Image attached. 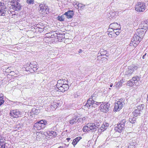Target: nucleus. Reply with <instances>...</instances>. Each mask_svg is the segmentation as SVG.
Listing matches in <instances>:
<instances>
[{"instance_id":"f257e3e1","label":"nucleus","mask_w":148,"mask_h":148,"mask_svg":"<svg viewBox=\"0 0 148 148\" xmlns=\"http://www.w3.org/2000/svg\"><path fill=\"white\" fill-rule=\"evenodd\" d=\"M91 98H90L88 100L87 102L85 104L84 106L87 109H89L91 106V107H96L98 106L101 102H98L95 101V96L93 95L91 96Z\"/></svg>"},{"instance_id":"f03ea898","label":"nucleus","mask_w":148,"mask_h":148,"mask_svg":"<svg viewBox=\"0 0 148 148\" xmlns=\"http://www.w3.org/2000/svg\"><path fill=\"white\" fill-rule=\"evenodd\" d=\"M127 121L126 119H123L119 122L117 126L114 128V130L119 133L121 132L125 129V125L127 124Z\"/></svg>"},{"instance_id":"7ed1b4c3","label":"nucleus","mask_w":148,"mask_h":148,"mask_svg":"<svg viewBox=\"0 0 148 148\" xmlns=\"http://www.w3.org/2000/svg\"><path fill=\"white\" fill-rule=\"evenodd\" d=\"M98 127L94 123H88L84 127L83 130L84 132H92L95 131Z\"/></svg>"},{"instance_id":"20e7f679","label":"nucleus","mask_w":148,"mask_h":148,"mask_svg":"<svg viewBox=\"0 0 148 148\" xmlns=\"http://www.w3.org/2000/svg\"><path fill=\"white\" fill-rule=\"evenodd\" d=\"M47 124V122L45 120H41L35 123L34 125L35 129L40 130L43 128L45 127V125Z\"/></svg>"},{"instance_id":"39448f33","label":"nucleus","mask_w":148,"mask_h":148,"mask_svg":"<svg viewBox=\"0 0 148 148\" xmlns=\"http://www.w3.org/2000/svg\"><path fill=\"white\" fill-rule=\"evenodd\" d=\"M145 4L142 2H138L135 6V9L138 12H143L145 10Z\"/></svg>"},{"instance_id":"423d86ee","label":"nucleus","mask_w":148,"mask_h":148,"mask_svg":"<svg viewBox=\"0 0 148 148\" xmlns=\"http://www.w3.org/2000/svg\"><path fill=\"white\" fill-rule=\"evenodd\" d=\"M124 104V102H122V100L120 99L119 101H117L115 103V106L114 108V112L119 111L122 108L123 105Z\"/></svg>"},{"instance_id":"0eeeda50","label":"nucleus","mask_w":148,"mask_h":148,"mask_svg":"<svg viewBox=\"0 0 148 148\" xmlns=\"http://www.w3.org/2000/svg\"><path fill=\"white\" fill-rule=\"evenodd\" d=\"M137 67L136 65H130L128 66V71L126 72L125 75V77L128 78L130 77L133 71L137 69Z\"/></svg>"},{"instance_id":"6e6552de","label":"nucleus","mask_w":148,"mask_h":148,"mask_svg":"<svg viewBox=\"0 0 148 148\" xmlns=\"http://www.w3.org/2000/svg\"><path fill=\"white\" fill-rule=\"evenodd\" d=\"M39 11L40 13L45 15L49 12V9L47 6L44 4H40L39 6Z\"/></svg>"},{"instance_id":"1a4fd4ad","label":"nucleus","mask_w":148,"mask_h":148,"mask_svg":"<svg viewBox=\"0 0 148 148\" xmlns=\"http://www.w3.org/2000/svg\"><path fill=\"white\" fill-rule=\"evenodd\" d=\"M18 0H12L14 4L12 5L13 9L16 11H19L21 10V6L18 2Z\"/></svg>"},{"instance_id":"9d476101","label":"nucleus","mask_w":148,"mask_h":148,"mask_svg":"<svg viewBox=\"0 0 148 148\" xmlns=\"http://www.w3.org/2000/svg\"><path fill=\"white\" fill-rule=\"evenodd\" d=\"M110 107V104L108 103H105L101 104L99 107L100 110L101 111L104 112H107Z\"/></svg>"},{"instance_id":"9b49d317","label":"nucleus","mask_w":148,"mask_h":148,"mask_svg":"<svg viewBox=\"0 0 148 148\" xmlns=\"http://www.w3.org/2000/svg\"><path fill=\"white\" fill-rule=\"evenodd\" d=\"M140 80V78L138 76H135L133 77L132 79L128 82L127 85L129 86H132L134 84H136Z\"/></svg>"},{"instance_id":"f8f14e48","label":"nucleus","mask_w":148,"mask_h":148,"mask_svg":"<svg viewBox=\"0 0 148 148\" xmlns=\"http://www.w3.org/2000/svg\"><path fill=\"white\" fill-rule=\"evenodd\" d=\"M21 112L18 110H12L10 111V114L13 118H17L21 116Z\"/></svg>"},{"instance_id":"ddd939ff","label":"nucleus","mask_w":148,"mask_h":148,"mask_svg":"<svg viewBox=\"0 0 148 148\" xmlns=\"http://www.w3.org/2000/svg\"><path fill=\"white\" fill-rule=\"evenodd\" d=\"M142 39L138 36L137 35L135 34L133 36V38L132 39V42L135 44L134 45L135 46H137L141 40Z\"/></svg>"},{"instance_id":"4468645a","label":"nucleus","mask_w":148,"mask_h":148,"mask_svg":"<svg viewBox=\"0 0 148 148\" xmlns=\"http://www.w3.org/2000/svg\"><path fill=\"white\" fill-rule=\"evenodd\" d=\"M109 27L112 29V30H120V25L117 23H111L109 25Z\"/></svg>"},{"instance_id":"2eb2a0df","label":"nucleus","mask_w":148,"mask_h":148,"mask_svg":"<svg viewBox=\"0 0 148 148\" xmlns=\"http://www.w3.org/2000/svg\"><path fill=\"white\" fill-rule=\"evenodd\" d=\"M139 28L145 31L148 28V21H142L139 25Z\"/></svg>"},{"instance_id":"dca6fc26","label":"nucleus","mask_w":148,"mask_h":148,"mask_svg":"<svg viewBox=\"0 0 148 148\" xmlns=\"http://www.w3.org/2000/svg\"><path fill=\"white\" fill-rule=\"evenodd\" d=\"M69 88V85L66 83H65V84H62L58 87V90L60 92H63L67 90Z\"/></svg>"},{"instance_id":"f3484780","label":"nucleus","mask_w":148,"mask_h":148,"mask_svg":"<svg viewBox=\"0 0 148 148\" xmlns=\"http://www.w3.org/2000/svg\"><path fill=\"white\" fill-rule=\"evenodd\" d=\"M146 32V31L145 30L139 28L137 30V32L136 34L141 39H142V38L144 36Z\"/></svg>"},{"instance_id":"a211bd4d","label":"nucleus","mask_w":148,"mask_h":148,"mask_svg":"<svg viewBox=\"0 0 148 148\" xmlns=\"http://www.w3.org/2000/svg\"><path fill=\"white\" fill-rule=\"evenodd\" d=\"M0 7V16H5L7 11L6 9V6L3 5V6Z\"/></svg>"},{"instance_id":"6ab92c4d","label":"nucleus","mask_w":148,"mask_h":148,"mask_svg":"<svg viewBox=\"0 0 148 148\" xmlns=\"http://www.w3.org/2000/svg\"><path fill=\"white\" fill-rule=\"evenodd\" d=\"M74 13L73 10H69L66 12L64 15L66 16L67 18H71L74 15Z\"/></svg>"},{"instance_id":"aec40b11","label":"nucleus","mask_w":148,"mask_h":148,"mask_svg":"<svg viewBox=\"0 0 148 148\" xmlns=\"http://www.w3.org/2000/svg\"><path fill=\"white\" fill-rule=\"evenodd\" d=\"M136 117L132 115V116L130 117L129 119V121L127 122V124L128 123H131L132 124H134L136 122Z\"/></svg>"},{"instance_id":"412c9836","label":"nucleus","mask_w":148,"mask_h":148,"mask_svg":"<svg viewBox=\"0 0 148 148\" xmlns=\"http://www.w3.org/2000/svg\"><path fill=\"white\" fill-rule=\"evenodd\" d=\"M98 56H97V59L99 61V62H105L106 61L105 60L103 59L104 58V57H103V55L100 53H99L98 54Z\"/></svg>"},{"instance_id":"4be33fe9","label":"nucleus","mask_w":148,"mask_h":148,"mask_svg":"<svg viewBox=\"0 0 148 148\" xmlns=\"http://www.w3.org/2000/svg\"><path fill=\"white\" fill-rule=\"evenodd\" d=\"M77 116H74L73 118L71 119L69 121V122L71 125H73L74 123L77 122Z\"/></svg>"},{"instance_id":"5701e85b","label":"nucleus","mask_w":148,"mask_h":148,"mask_svg":"<svg viewBox=\"0 0 148 148\" xmlns=\"http://www.w3.org/2000/svg\"><path fill=\"white\" fill-rule=\"evenodd\" d=\"M58 41H62L64 40L65 36L64 34H59L57 38Z\"/></svg>"},{"instance_id":"b1692460","label":"nucleus","mask_w":148,"mask_h":148,"mask_svg":"<svg viewBox=\"0 0 148 148\" xmlns=\"http://www.w3.org/2000/svg\"><path fill=\"white\" fill-rule=\"evenodd\" d=\"M48 136H52L53 138L55 137L57 135L56 132L54 131H49L47 132Z\"/></svg>"},{"instance_id":"393cba45","label":"nucleus","mask_w":148,"mask_h":148,"mask_svg":"<svg viewBox=\"0 0 148 148\" xmlns=\"http://www.w3.org/2000/svg\"><path fill=\"white\" fill-rule=\"evenodd\" d=\"M132 116L137 117L140 115V112L138 110L136 109L132 113Z\"/></svg>"},{"instance_id":"a878e982","label":"nucleus","mask_w":148,"mask_h":148,"mask_svg":"<svg viewBox=\"0 0 148 148\" xmlns=\"http://www.w3.org/2000/svg\"><path fill=\"white\" fill-rule=\"evenodd\" d=\"M124 82L123 79L120 80L118 82L115 83V86L116 88H119L121 87L122 83Z\"/></svg>"},{"instance_id":"bb28decb","label":"nucleus","mask_w":148,"mask_h":148,"mask_svg":"<svg viewBox=\"0 0 148 148\" xmlns=\"http://www.w3.org/2000/svg\"><path fill=\"white\" fill-rule=\"evenodd\" d=\"M3 99V95L1 93H0V106L2 105L4 102Z\"/></svg>"},{"instance_id":"cd10ccee","label":"nucleus","mask_w":148,"mask_h":148,"mask_svg":"<svg viewBox=\"0 0 148 148\" xmlns=\"http://www.w3.org/2000/svg\"><path fill=\"white\" fill-rule=\"evenodd\" d=\"M77 6L78 7V8H79V10H82L84 9L85 7V5L80 3L77 5Z\"/></svg>"},{"instance_id":"c85d7f7f","label":"nucleus","mask_w":148,"mask_h":148,"mask_svg":"<svg viewBox=\"0 0 148 148\" xmlns=\"http://www.w3.org/2000/svg\"><path fill=\"white\" fill-rule=\"evenodd\" d=\"M32 66V68H31V69L32 71V70L34 71L35 72L38 70L39 71V70L38 69V66L37 65H31Z\"/></svg>"},{"instance_id":"c756f323","label":"nucleus","mask_w":148,"mask_h":148,"mask_svg":"<svg viewBox=\"0 0 148 148\" xmlns=\"http://www.w3.org/2000/svg\"><path fill=\"white\" fill-rule=\"evenodd\" d=\"M128 143H129V145H136V142L135 140H134V141H133V140L132 139H130L129 140Z\"/></svg>"},{"instance_id":"7c9ffc66","label":"nucleus","mask_w":148,"mask_h":148,"mask_svg":"<svg viewBox=\"0 0 148 148\" xmlns=\"http://www.w3.org/2000/svg\"><path fill=\"white\" fill-rule=\"evenodd\" d=\"M27 66V65H24V67L25 69V70H26V71H29L30 72H32V70L31 69V68L32 67V66H31V65H29V66H28L27 67H26Z\"/></svg>"},{"instance_id":"2f4dec72","label":"nucleus","mask_w":148,"mask_h":148,"mask_svg":"<svg viewBox=\"0 0 148 148\" xmlns=\"http://www.w3.org/2000/svg\"><path fill=\"white\" fill-rule=\"evenodd\" d=\"M116 30H113V33L112 34H109L110 35H113V36H115V35L116 34V36L119 35L120 33V32H119V31L118 30V31L115 32Z\"/></svg>"},{"instance_id":"473e14b6","label":"nucleus","mask_w":148,"mask_h":148,"mask_svg":"<svg viewBox=\"0 0 148 148\" xmlns=\"http://www.w3.org/2000/svg\"><path fill=\"white\" fill-rule=\"evenodd\" d=\"M64 80H65L64 79V80H61V79H60L58 81V83L60 84L61 85L62 84H65V83H66L65 81H64Z\"/></svg>"},{"instance_id":"72a5a7b5","label":"nucleus","mask_w":148,"mask_h":148,"mask_svg":"<svg viewBox=\"0 0 148 148\" xmlns=\"http://www.w3.org/2000/svg\"><path fill=\"white\" fill-rule=\"evenodd\" d=\"M26 1L28 4H33L34 3V0H26Z\"/></svg>"},{"instance_id":"f704fd0d","label":"nucleus","mask_w":148,"mask_h":148,"mask_svg":"<svg viewBox=\"0 0 148 148\" xmlns=\"http://www.w3.org/2000/svg\"><path fill=\"white\" fill-rule=\"evenodd\" d=\"M64 15H62L61 16H58V19L59 21H62L64 20Z\"/></svg>"},{"instance_id":"c9c22d12","label":"nucleus","mask_w":148,"mask_h":148,"mask_svg":"<svg viewBox=\"0 0 148 148\" xmlns=\"http://www.w3.org/2000/svg\"><path fill=\"white\" fill-rule=\"evenodd\" d=\"M142 106V105H139L138 107H137V109H136L139 110V111L140 112V111L143 109V107Z\"/></svg>"},{"instance_id":"e433bc0d","label":"nucleus","mask_w":148,"mask_h":148,"mask_svg":"<svg viewBox=\"0 0 148 148\" xmlns=\"http://www.w3.org/2000/svg\"><path fill=\"white\" fill-rule=\"evenodd\" d=\"M101 53V54L103 55V57H104V58L103 59L105 60L106 61L108 59V57L107 55L104 54H103V53Z\"/></svg>"},{"instance_id":"4c0bfd02","label":"nucleus","mask_w":148,"mask_h":148,"mask_svg":"<svg viewBox=\"0 0 148 148\" xmlns=\"http://www.w3.org/2000/svg\"><path fill=\"white\" fill-rule=\"evenodd\" d=\"M78 142L77 141V140H76L75 138L73 140L72 142V144L73 145L74 147L75 146V145H76L77 143Z\"/></svg>"},{"instance_id":"58836bf2","label":"nucleus","mask_w":148,"mask_h":148,"mask_svg":"<svg viewBox=\"0 0 148 148\" xmlns=\"http://www.w3.org/2000/svg\"><path fill=\"white\" fill-rule=\"evenodd\" d=\"M5 143L3 142L2 144H0V148H5Z\"/></svg>"},{"instance_id":"ea45409f","label":"nucleus","mask_w":148,"mask_h":148,"mask_svg":"<svg viewBox=\"0 0 148 148\" xmlns=\"http://www.w3.org/2000/svg\"><path fill=\"white\" fill-rule=\"evenodd\" d=\"M108 32H109L108 34H109L113 33L112 29L111 28L109 27V29H108Z\"/></svg>"},{"instance_id":"a19ab883","label":"nucleus","mask_w":148,"mask_h":148,"mask_svg":"<svg viewBox=\"0 0 148 148\" xmlns=\"http://www.w3.org/2000/svg\"><path fill=\"white\" fill-rule=\"evenodd\" d=\"M58 35V33L55 32V33H54V34H53V36H52V35H51V36H52V38H53L54 37V38H57Z\"/></svg>"},{"instance_id":"79ce46f5","label":"nucleus","mask_w":148,"mask_h":148,"mask_svg":"<svg viewBox=\"0 0 148 148\" xmlns=\"http://www.w3.org/2000/svg\"><path fill=\"white\" fill-rule=\"evenodd\" d=\"M136 145H129L128 148H136Z\"/></svg>"},{"instance_id":"37998d69","label":"nucleus","mask_w":148,"mask_h":148,"mask_svg":"<svg viewBox=\"0 0 148 148\" xmlns=\"http://www.w3.org/2000/svg\"><path fill=\"white\" fill-rule=\"evenodd\" d=\"M10 67H8L7 69H6V72H7L8 73H11L12 72L11 71H10Z\"/></svg>"},{"instance_id":"c03bdc74","label":"nucleus","mask_w":148,"mask_h":148,"mask_svg":"<svg viewBox=\"0 0 148 148\" xmlns=\"http://www.w3.org/2000/svg\"><path fill=\"white\" fill-rule=\"evenodd\" d=\"M78 121V122H82L83 121V119L82 118H78L77 117V122Z\"/></svg>"},{"instance_id":"a18cd8bd","label":"nucleus","mask_w":148,"mask_h":148,"mask_svg":"<svg viewBox=\"0 0 148 148\" xmlns=\"http://www.w3.org/2000/svg\"><path fill=\"white\" fill-rule=\"evenodd\" d=\"M77 141L78 142L82 138L80 137H77L75 138Z\"/></svg>"},{"instance_id":"49530a36","label":"nucleus","mask_w":148,"mask_h":148,"mask_svg":"<svg viewBox=\"0 0 148 148\" xmlns=\"http://www.w3.org/2000/svg\"><path fill=\"white\" fill-rule=\"evenodd\" d=\"M135 44L131 42L130 44V45L131 46H133L134 47H136V46H135Z\"/></svg>"},{"instance_id":"de8ad7c7","label":"nucleus","mask_w":148,"mask_h":148,"mask_svg":"<svg viewBox=\"0 0 148 148\" xmlns=\"http://www.w3.org/2000/svg\"><path fill=\"white\" fill-rule=\"evenodd\" d=\"M102 50H100V53H103V54H104L106 55V54L107 53V51L106 50L102 51Z\"/></svg>"},{"instance_id":"09e8293b","label":"nucleus","mask_w":148,"mask_h":148,"mask_svg":"<svg viewBox=\"0 0 148 148\" xmlns=\"http://www.w3.org/2000/svg\"><path fill=\"white\" fill-rule=\"evenodd\" d=\"M146 53H145L143 56L142 58L143 59H146Z\"/></svg>"},{"instance_id":"8fccbe9b","label":"nucleus","mask_w":148,"mask_h":148,"mask_svg":"<svg viewBox=\"0 0 148 148\" xmlns=\"http://www.w3.org/2000/svg\"><path fill=\"white\" fill-rule=\"evenodd\" d=\"M60 86H61V84L57 83V84L56 85V87H57V88L58 89V87H59Z\"/></svg>"},{"instance_id":"3c124183","label":"nucleus","mask_w":148,"mask_h":148,"mask_svg":"<svg viewBox=\"0 0 148 148\" xmlns=\"http://www.w3.org/2000/svg\"><path fill=\"white\" fill-rule=\"evenodd\" d=\"M3 5H4L3 3H2L1 2H0V7L3 6Z\"/></svg>"},{"instance_id":"603ef678","label":"nucleus","mask_w":148,"mask_h":148,"mask_svg":"<svg viewBox=\"0 0 148 148\" xmlns=\"http://www.w3.org/2000/svg\"><path fill=\"white\" fill-rule=\"evenodd\" d=\"M71 140V138H66V140H67V141H69V140Z\"/></svg>"},{"instance_id":"864d4df0","label":"nucleus","mask_w":148,"mask_h":148,"mask_svg":"<svg viewBox=\"0 0 148 148\" xmlns=\"http://www.w3.org/2000/svg\"><path fill=\"white\" fill-rule=\"evenodd\" d=\"M82 50L81 49H80L78 51L79 53H81L82 52Z\"/></svg>"},{"instance_id":"5fc2aeb1","label":"nucleus","mask_w":148,"mask_h":148,"mask_svg":"<svg viewBox=\"0 0 148 148\" xmlns=\"http://www.w3.org/2000/svg\"><path fill=\"white\" fill-rule=\"evenodd\" d=\"M58 148H64V147L63 146H60Z\"/></svg>"},{"instance_id":"6e6d98bb","label":"nucleus","mask_w":148,"mask_h":148,"mask_svg":"<svg viewBox=\"0 0 148 148\" xmlns=\"http://www.w3.org/2000/svg\"><path fill=\"white\" fill-rule=\"evenodd\" d=\"M113 85L112 84H111L110 85V87H111Z\"/></svg>"},{"instance_id":"4d7b16f0","label":"nucleus","mask_w":148,"mask_h":148,"mask_svg":"<svg viewBox=\"0 0 148 148\" xmlns=\"http://www.w3.org/2000/svg\"><path fill=\"white\" fill-rule=\"evenodd\" d=\"M57 106V105H54V106H53V107L55 108H56V107Z\"/></svg>"},{"instance_id":"13d9d810","label":"nucleus","mask_w":148,"mask_h":148,"mask_svg":"<svg viewBox=\"0 0 148 148\" xmlns=\"http://www.w3.org/2000/svg\"><path fill=\"white\" fill-rule=\"evenodd\" d=\"M14 12H13L12 13V14L13 15H16L15 14H14Z\"/></svg>"},{"instance_id":"bf43d9fd","label":"nucleus","mask_w":148,"mask_h":148,"mask_svg":"<svg viewBox=\"0 0 148 148\" xmlns=\"http://www.w3.org/2000/svg\"><path fill=\"white\" fill-rule=\"evenodd\" d=\"M3 142V141H0V144H2Z\"/></svg>"},{"instance_id":"052dcab7","label":"nucleus","mask_w":148,"mask_h":148,"mask_svg":"<svg viewBox=\"0 0 148 148\" xmlns=\"http://www.w3.org/2000/svg\"><path fill=\"white\" fill-rule=\"evenodd\" d=\"M56 90H57V89H56Z\"/></svg>"}]
</instances>
